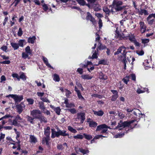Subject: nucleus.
<instances>
[{
    "instance_id": "bf43d9fd",
    "label": "nucleus",
    "mask_w": 155,
    "mask_h": 155,
    "mask_svg": "<svg viewBox=\"0 0 155 155\" xmlns=\"http://www.w3.org/2000/svg\"><path fill=\"white\" fill-rule=\"evenodd\" d=\"M98 24L99 25V28L100 29L103 26V23L102 22V20L100 18L99 19Z\"/></svg>"
},
{
    "instance_id": "680f3d73",
    "label": "nucleus",
    "mask_w": 155,
    "mask_h": 155,
    "mask_svg": "<svg viewBox=\"0 0 155 155\" xmlns=\"http://www.w3.org/2000/svg\"><path fill=\"white\" fill-rule=\"evenodd\" d=\"M23 32L21 28H19L18 32V35L19 36H21L22 35Z\"/></svg>"
},
{
    "instance_id": "f03ea898",
    "label": "nucleus",
    "mask_w": 155,
    "mask_h": 155,
    "mask_svg": "<svg viewBox=\"0 0 155 155\" xmlns=\"http://www.w3.org/2000/svg\"><path fill=\"white\" fill-rule=\"evenodd\" d=\"M127 52L126 51V48L124 46H121L118 49L117 51L114 53V55H117L120 53L121 55H119L118 58V59L120 61H122L124 63V68L125 69L126 67L125 61L126 55Z\"/></svg>"
},
{
    "instance_id": "f3484780",
    "label": "nucleus",
    "mask_w": 155,
    "mask_h": 155,
    "mask_svg": "<svg viewBox=\"0 0 155 155\" xmlns=\"http://www.w3.org/2000/svg\"><path fill=\"white\" fill-rule=\"evenodd\" d=\"M98 48L97 49L96 51H95L93 53V54L92 55V57L89 56L88 57L89 59L91 58H97V55L98 54Z\"/></svg>"
},
{
    "instance_id": "473e14b6",
    "label": "nucleus",
    "mask_w": 155,
    "mask_h": 155,
    "mask_svg": "<svg viewBox=\"0 0 155 155\" xmlns=\"http://www.w3.org/2000/svg\"><path fill=\"white\" fill-rule=\"evenodd\" d=\"M83 135L85 138L88 140H90L92 138V136L90 134H87L85 133H84Z\"/></svg>"
},
{
    "instance_id": "13d9d810",
    "label": "nucleus",
    "mask_w": 155,
    "mask_h": 155,
    "mask_svg": "<svg viewBox=\"0 0 155 155\" xmlns=\"http://www.w3.org/2000/svg\"><path fill=\"white\" fill-rule=\"evenodd\" d=\"M75 107V105L73 103H68V104H67L66 106V107Z\"/></svg>"
},
{
    "instance_id": "c756f323",
    "label": "nucleus",
    "mask_w": 155,
    "mask_h": 155,
    "mask_svg": "<svg viewBox=\"0 0 155 155\" xmlns=\"http://www.w3.org/2000/svg\"><path fill=\"white\" fill-rule=\"evenodd\" d=\"M115 37L116 38H120V35L119 31H117V27L116 28V30L115 31Z\"/></svg>"
},
{
    "instance_id": "ea45409f",
    "label": "nucleus",
    "mask_w": 155,
    "mask_h": 155,
    "mask_svg": "<svg viewBox=\"0 0 155 155\" xmlns=\"http://www.w3.org/2000/svg\"><path fill=\"white\" fill-rule=\"evenodd\" d=\"M139 13L141 15L143 14L145 15H147L148 14L147 11L144 9H141L140 11L139 12Z\"/></svg>"
},
{
    "instance_id": "37998d69",
    "label": "nucleus",
    "mask_w": 155,
    "mask_h": 155,
    "mask_svg": "<svg viewBox=\"0 0 155 155\" xmlns=\"http://www.w3.org/2000/svg\"><path fill=\"white\" fill-rule=\"evenodd\" d=\"M54 110L57 114L58 115L60 114L61 109L59 107H57L56 108H54Z\"/></svg>"
},
{
    "instance_id": "c9c22d12",
    "label": "nucleus",
    "mask_w": 155,
    "mask_h": 155,
    "mask_svg": "<svg viewBox=\"0 0 155 155\" xmlns=\"http://www.w3.org/2000/svg\"><path fill=\"white\" fill-rule=\"evenodd\" d=\"M130 76H127L123 79V81L126 84H127L128 82L129 81Z\"/></svg>"
},
{
    "instance_id": "4d7b16f0",
    "label": "nucleus",
    "mask_w": 155,
    "mask_h": 155,
    "mask_svg": "<svg viewBox=\"0 0 155 155\" xmlns=\"http://www.w3.org/2000/svg\"><path fill=\"white\" fill-rule=\"evenodd\" d=\"M118 95H113L112 97L111 100L112 101H115L118 97Z\"/></svg>"
},
{
    "instance_id": "e2e57ef3",
    "label": "nucleus",
    "mask_w": 155,
    "mask_h": 155,
    "mask_svg": "<svg viewBox=\"0 0 155 155\" xmlns=\"http://www.w3.org/2000/svg\"><path fill=\"white\" fill-rule=\"evenodd\" d=\"M147 20L148 21V23L149 24L152 25L153 23V22L155 20L154 19H152V18L150 19H148L147 18Z\"/></svg>"
},
{
    "instance_id": "6ab92c4d",
    "label": "nucleus",
    "mask_w": 155,
    "mask_h": 155,
    "mask_svg": "<svg viewBox=\"0 0 155 155\" xmlns=\"http://www.w3.org/2000/svg\"><path fill=\"white\" fill-rule=\"evenodd\" d=\"M93 7L94 9V11H98L101 10V6L98 3H96L94 4Z\"/></svg>"
},
{
    "instance_id": "a878e982",
    "label": "nucleus",
    "mask_w": 155,
    "mask_h": 155,
    "mask_svg": "<svg viewBox=\"0 0 155 155\" xmlns=\"http://www.w3.org/2000/svg\"><path fill=\"white\" fill-rule=\"evenodd\" d=\"M38 119H39L41 122L46 123L47 122V120L46 118L44 116H41V115L38 118Z\"/></svg>"
},
{
    "instance_id": "9b49d317",
    "label": "nucleus",
    "mask_w": 155,
    "mask_h": 155,
    "mask_svg": "<svg viewBox=\"0 0 155 155\" xmlns=\"http://www.w3.org/2000/svg\"><path fill=\"white\" fill-rule=\"evenodd\" d=\"M29 141L32 144H35L37 142V138L34 135L30 136Z\"/></svg>"
},
{
    "instance_id": "79ce46f5",
    "label": "nucleus",
    "mask_w": 155,
    "mask_h": 155,
    "mask_svg": "<svg viewBox=\"0 0 155 155\" xmlns=\"http://www.w3.org/2000/svg\"><path fill=\"white\" fill-rule=\"evenodd\" d=\"M29 55L30 54L26 52H23L22 54V57L24 59H26L27 58H28Z\"/></svg>"
},
{
    "instance_id": "052dcab7",
    "label": "nucleus",
    "mask_w": 155,
    "mask_h": 155,
    "mask_svg": "<svg viewBox=\"0 0 155 155\" xmlns=\"http://www.w3.org/2000/svg\"><path fill=\"white\" fill-rule=\"evenodd\" d=\"M106 63V61L104 60H102L101 61H100L99 62L98 64L96 65H98L99 64H105Z\"/></svg>"
},
{
    "instance_id": "5701e85b",
    "label": "nucleus",
    "mask_w": 155,
    "mask_h": 155,
    "mask_svg": "<svg viewBox=\"0 0 155 155\" xmlns=\"http://www.w3.org/2000/svg\"><path fill=\"white\" fill-rule=\"evenodd\" d=\"M11 45L13 48L14 50L17 49L19 47L18 44L15 42H11Z\"/></svg>"
},
{
    "instance_id": "3c124183",
    "label": "nucleus",
    "mask_w": 155,
    "mask_h": 155,
    "mask_svg": "<svg viewBox=\"0 0 155 155\" xmlns=\"http://www.w3.org/2000/svg\"><path fill=\"white\" fill-rule=\"evenodd\" d=\"M129 40L132 42H134L135 40H136L134 37L133 36H131L129 37Z\"/></svg>"
},
{
    "instance_id": "6e6552de",
    "label": "nucleus",
    "mask_w": 155,
    "mask_h": 155,
    "mask_svg": "<svg viewBox=\"0 0 155 155\" xmlns=\"http://www.w3.org/2000/svg\"><path fill=\"white\" fill-rule=\"evenodd\" d=\"M40 110H33L31 111V115L34 118H38L41 115Z\"/></svg>"
},
{
    "instance_id": "69168bd1",
    "label": "nucleus",
    "mask_w": 155,
    "mask_h": 155,
    "mask_svg": "<svg viewBox=\"0 0 155 155\" xmlns=\"http://www.w3.org/2000/svg\"><path fill=\"white\" fill-rule=\"evenodd\" d=\"M118 116L120 119H123L125 117L124 114L120 112L118 113Z\"/></svg>"
},
{
    "instance_id": "c03bdc74",
    "label": "nucleus",
    "mask_w": 155,
    "mask_h": 155,
    "mask_svg": "<svg viewBox=\"0 0 155 155\" xmlns=\"http://www.w3.org/2000/svg\"><path fill=\"white\" fill-rule=\"evenodd\" d=\"M74 138L76 139H82L83 138V136L82 135L80 134H78L76 136H74Z\"/></svg>"
},
{
    "instance_id": "338daca9",
    "label": "nucleus",
    "mask_w": 155,
    "mask_h": 155,
    "mask_svg": "<svg viewBox=\"0 0 155 155\" xmlns=\"http://www.w3.org/2000/svg\"><path fill=\"white\" fill-rule=\"evenodd\" d=\"M137 53L139 55H142L143 54L144 52V51H137Z\"/></svg>"
},
{
    "instance_id": "2eb2a0df",
    "label": "nucleus",
    "mask_w": 155,
    "mask_h": 155,
    "mask_svg": "<svg viewBox=\"0 0 155 155\" xmlns=\"http://www.w3.org/2000/svg\"><path fill=\"white\" fill-rule=\"evenodd\" d=\"M87 122L89 123V126L90 127H95L97 125V124L96 122L91 121V119L90 118L87 119Z\"/></svg>"
},
{
    "instance_id": "20e7f679",
    "label": "nucleus",
    "mask_w": 155,
    "mask_h": 155,
    "mask_svg": "<svg viewBox=\"0 0 155 155\" xmlns=\"http://www.w3.org/2000/svg\"><path fill=\"white\" fill-rule=\"evenodd\" d=\"M123 4V2L121 1H118L116 2L115 6L114 8L116 11H120L124 9L125 6H121Z\"/></svg>"
},
{
    "instance_id": "cd10ccee",
    "label": "nucleus",
    "mask_w": 155,
    "mask_h": 155,
    "mask_svg": "<svg viewBox=\"0 0 155 155\" xmlns=\"http://www.w3.org/2000/svg\"><path fill=\"white\" fill-rule=\"evenodd\" d=\"M49 140V137H44L42 140V143L43 144L46 143L47 145H48Z\"/></svg>"
},
{
    "instance_id": "6e6d98bb",
    "label": "nucleus",
    "mask_w": 155,
    "mask_h": 155,
    "mask_svg": "<svg viewBox=\"0 0 155 155\" xmlns=\"http://www.w3.org/2000/svg\"><path fill=\"white\" fill-rule=\"evenodd\" d=\"M27 101L30 104H32L34 103V101L31 98H28L27 99Z\"/></svg>"
},
{
    "instance_id": "4c0bfd02",
    "label": "nucleus",
    "mask_w": 155,
    "mask_h": 155,
    "mask_svg": "<svg viewBox=\"0 0 155 155\" xmlns=\"http://www.w3.org/2000/svg\"><path fill=\"white\" fill-rule=\"evenodd\" d=\"M39 107L41 110L44 111L45 109V107L44 105V104L42 102H40L39 103Z\"/></svg>"
},
{
    "instance_id": "603ef678",
    "label": "nucleus",
    "mask_w": 155,
    "mask_h": 155,
    "mask_svg": "<svg viewBox=\"0 0 155 155\" xmlns=\"http://www.w3.org/2000/svg\"><path fill=\"white\" fill-rule=\"evenodd\" d=\"M141 40L142 43L144 44L147 43L149 41V39L147 38L142 39Z\"/></svg>"
},
{
    "instance_id": "b1692460",
    "label": "nucleus",
    "mask_w": 155,
    "mask_h": 155,
    "mask_svg": "<svg viewBox=\"0 0 155 155\" xmlns=\"http://www.w3.org/2000/svg\"><path fill=\"white\" fill-rule=\"evenodd\" d=\"M94 114L98 116H102L104 114V112L102 110H99L98 111H93Z\"/></svg>"
},
{
    "instance_id": "5fc2aeb1",
    "label": "nucleus",
    "mask_w": 155,
    "mask_h": 155,
    "mask_svg": "<svg viewBox=\"0 0 155 155\" xmlns=\"http://www.w3.org/2000/svg\"><path fill=\"white\" fill-rule=\"evenodd\" d=\"M40 99L43 102L49 103L50 102V101L46 97H41Z\"/></svg>"
},
{
    "instance_id": "09e8293b",
    "label": "nucleus",
    "mask_w": 155,
    "mask_h": 155,
    "mask_svg": "<svg viewBox=\"0 0 155 155\" xmlns=\"http://www.w3.org/2000/svg\"><path fill=\"white\" fill-rule=\"evenodd\" d=\"M20 78L23 81H25L26 79V76L23 73H22L20 75Z\"/></svg>"
},
{
    "instance_id": "49530a36",
    "label": "nucleus",
    "mask_w": 155,
    "mask_h": 155,
    "mask_svg": "<svg viewBox=\"0 0 155 155\" xmlns=\"http://www.w3.org/2000/svg\"><path fill=\"white\" fill-rule=\"evenodd\" d=\"M76 85H77V86L78 87H79L81 89V90L82 91H83L84 90V88H83V87L82 86V85L80 83L78 82H76Z\"/></svg>"
},
{
    "instance_id": "4468645a",
    "label": "nucleus",
    "mask_w": 155,
    "mask_h": 155,
    "mask_svg": "<svg viewBox=\"0 0 155 155\" xmlns=\"http://www.w3.org/2000/svg\"><path fill=\"white\" fill-rule=\"evenodd\" d=\"M42 58L44 63L48 68H51L52 69H54L48 63V60L47 58L43 56H42Z\"/></svg>"
},
{
    "instance_id": "4be33fe9",
    "label": "nucleus",
    "mask_w": 155,
    "mask_h": 155,
    "mask_svg": "<svg viewBox=\"0 0 155 155\" xmlns=\"http://www.w3.org/2000/svg\"><path fill=\"white\" fill-rule=\"evenodd\" d=\"M133 113L136 116H137L139 115V116L140 117V115H143L139 110L138 109H134L133 110Z\"/></svg>"
},
{
    "instance_id": "423d86ee",
    "label": "nucleus",
    "mask_w": 155,
    "mask_h": 155,
    "mask_svg": "<svg viewBox=\"0 0 155 155\" xmlns=\"http://www.w3.org/2000/svg\"><path fill=\"white\" fill-rule=\"evenodd\" d=\"M10 97L14 99L15 103L20 102L23 99L22 96H18L15 94H9L6 96L7 97Z\"/></svg>"
},
{
    "instance_id": "412c9836",
    "label": "nucleus",
    "mask_w": 155,
    "mask_h": 155,
    "mask_svg": "<svg viewBox=\"0 0 155 155\" xmlns=\"http://www.w3.org/2000/svg\"><path fill=\"white\" fill-rule=\"evenodd\" d=\"M50 127H48L46 128L45 129L44 134L46 137H49L50 134Z\"/></svg>"
},
{
    "instance_id": "7ed1b4c3",
    "label": "nucleus",
    "mask_w": 155,
    "mask_h": 155,
    "mask_svg": "<svg viewBox=\"0 0 155 155\" xmlns=\"http://www.w3.org/2000/svg\"><path fill=\"white\" fill-rule=\"evenodd\" d=\"M109 128L110 129V128L108 127L105 124H102L98 126L96 130V131H97L100 130L101 131V133H106L107 130V128Z\"/></svg>"
},
{
    "instance_id": "2f4dec72",
    "label": "nucleus",
    "mask_w": 155,
    "mask_h": 155,
    "mask_svg": "<svg viewBox=\"0 0 155 155\" xmlns=\"http://www.w3.org/2000/svg\"><path fill=\"white\" fill-rule=\"evenodd\" d=\"M68 129L71 132L74 133H76L77 132L76 130L75 129H74L72 127L70 126L68 127Z\"/></svg>"
},
{
    "instance_id": "dca6fc26",
    "label": "nucleus",
    "mask_w": 155,
    "mask_h": 155,
    "mask_svg": "<svg viewBox=\"0 0 155 155\" xmlns=\"http://www.w3.org/2000/svg\"><path fill=\"white\" fill-rule=\"evenodd\" d=\"M59 136V132H56L54 130V129H51V137L52 138H54L55 137H58Z\"/></svg>"
},
{
    "instance_id": "de8ad7c7",
    "label": "nucleus",
    "mask_w": 155,
    "mask_h": 155,
    "mask_svg": "<svg viewBox=\"0 0 155 155\" xmlns=\"http://www.w3.org/2000/svg\"><path fill=\"white\" fill-rule=\"evenodd\" d=\"M78 3L82 5H85V2L84 0H76Z\"/></svg>"
},
{
    "instance_id": "1a4fd4ad",
    "label": "nucleus",
    "mask_w": 155,
    "mask_h": 155,
    "mask_svg": "<svg viewBox=\"0 0 155 155\" xmlns=\"http://www.w3.org/2000/svg\"><path fill=\"white\" fill-rule=\"evenodd\" d=\"M25 107V106L23 103H21L20 104H17L16 106L17 111L19 114L21 113Z\"/></svg>"
},
{
    "instance_id": "a19ab883",
    "label": "nucleus",
    "mask_w": 155,
    "mask_h": 155,
    "mask_svg": "<svg viewBox=\"0 0 155 155\" xmlns=\"http://www.w3.org/2000/svg\"><path fill=\"white\" fill-rule=\"evenodd\" d=\"M65 92L66 93V95L67 97H69L70 94H71V92L69 90L67 89H64Z\"/></svg>"
},
{
    "instance_id": "c85d7f7f",
    "label": "nucleus",
    "mask_w": 155,
    "mask_h": 155,
    "mask_svg": "<svg viewBox=\"0 0 155 155\" xmlns=\"http://www.w3.org/2000/svg\"><path fill=\"white\" fill-rule=\"evenodd\" d=\"M53 79L55 81L58 82L60 81V78L58 75L56 74H54Z\"/></svg>"
},
{
    "instance_id": "a18cd8bd",
    "label": "nucleus",
    "mask_w": 155,
    "mask_h": 155,
    "mask_svg": "<svg viewBox=\"0 0 155 155\" xmlns=\"http://www.w3.org/2000/svg\"><path fill=\"white\" fill-rule=\"evenodd\" d=\"M67 110L72 114H74L76 113V110L74 108L68 109Z\"/></svg>"
},
{
    "instance_id": "8fccbe9b",
    "label": "nucleus",
    "mask_w": 155,
    "mask_h": 155,
    "mask_svg": "<svg viewBox=\"0 0 155 155\" xmlns=\"http://www.w3.org/2000/svg\"><path fill=\"white\" fill-rule=\"evenodd\" d=\"M28 121H29L31 123L33 124V120L34 119L29 116H28L27 117Z\"/></svg>"
},
{
    "instance_id": "f8f14e48",
    "label": "nucleus",
    "mask_w": 155,
    "mask_h": 155,
    "mask_svg": "<svg viewBox=\"0 0 155 155\" xmlns=\"http://www.w3.org/2000/svg\"><path fill=\"white\" fill-rule=\"evenodd\" d=\"M140 31L142 33L145 32L146 30V27L144 22L141 21L140 22Z\"/></svg>"
},
{
    "instance_id": "aec40b11",
    "label": "nucleus",
    "mask_w": 155,
    "mask_h": 155,
    "mask_svg": "<svg viewBox=\"0 0 155 155\" xmlns=\"http://www.w3.org/2000/svg\"><path fill=\"white\" fill-rule=\"evenodd\" d=\"M81 78L84 80H89L92 79V76L89 74H83L81 76Z\"/></svg>"
},
{
    "instance_id": "0e129e2a",
    "label": "nucleus",
    "mask_w": 155,
    "mask_h": 155,
    "mask_svg": "<svg viewBox=\"0 0 155 155\" xmlns=\"http://www.w3.org/2000/svg\"><path fill=\"white\" fill-rule=\"evenodd\" d=\"M11 116L9 114H7L5 115L4 116L0 118V120H3L4 119H6L9 117H11Z\"/></svg>"
},
{
    "instance_id": "bb28decb",
    "label": "nucleus",
    "mask_w": 155,
    "mask_h": 155,
    "mask_svg": "<svg viewBox=\"0 0 155 155\" xmlns=\"http://www.w3.org/2000/svg\"><path fill=\"white\" fill-rule=\"evenodd\" d=\"M99 78L101 79L104 80H106L107 79V76L106 75L104 74L102 72H100L99 73Z\"/></svg>"
},
{
    "instance_id": "9d476101",
    "label": "nucleus",
    "mask_w": 155,
    "mask_h": 155,
    "mask_svg": "<svg viewBox=\"0 0 155 155\" xmlns=\"http://www.w3.org/2000/svg\"><path fill=\"white\" fill-rule=\"evenodd\" d=\"M87 16L86 19L87 20H89L92 22L93 25H94L95 23V21L94 18L92 16L91 14L89 12L87 13Z\"/></svg>"
},
{
    "instance_id": "7c9ffc66",
    "label": "nucleus",
    "mask_w": 155,
    "mask_h": 155,
    "mask_svg": "<svg viewBox=\"0 0 155 155\" xmlns=\"http://www.w3.org/2000/svg\"><path fill=\"white\" fill-rule=\"evenodd\" d=\"M25 52L30 55L31 54V50L30 47L29 46H27L25 49Z\"/></svg>"
},
{
    "instance_id": "0eeeda50",
    "label": "nucleus",
    "mask_w": 155,
    "mask_h": 155,
    "mask_svg": "<svg viewBox=\"0 0 155 155\" xmlns=\"http://www.w3.org/2000/svg\"><path fill=\"white\" fill-rule=\"evenodd\" d=\"M96 37L95 39V41L97 43H98V48L99 49H104L106 48V47L105 46H102V44L100 41V37L99 35L96 33Z\"/></svg>"
},
{
    "instance_id": "f257e3e1",
    "label": "nucleus",
    "mask_w": 155,
    "mask_h": 155,
    "mask_svg": "<svg viewBox=\"0 0 155 155\" xmlns=\"http://www.w3.org/2000/svg\"><path fill=\"white\" fill-rule=\"evenodd\" d=\"M135 121H136L135 120H132L128 122L125 121L123 122L122 121H120V122L118 123V126L115 128V129L116 130V131L117 132H118V131L122 130V131L121 133H122L123 131V133L115 135L114 137L115 138H120L123 136L125 133L127 132V131L126 132L124 129L126 127L127 128V127L128 130H129L130 129L133 128L132 126L134 125L133 124V123Z\"/></svg>"
},
{
    "instance_id": "a211bd4d",
    "label": "nucleus",
    "mask_w": 155,
    "mask_h": 155,
    "mask_svg": "<svg viewBox=\"0 0 155 155\" xmlns=\"http://www.w3.org/2000/svg\"><path fill=\"white\" fill-rule=\"evenodd\" d=\"M36 39V38L35 36H33L32 37H30L28 38V42L29 43L33 44L35 43Z\"/></svg>"
},
{
    "instance_id": "774afa93",
    "label": "nucleus",
    "mask_w": 155,
    "mask_h": 155,
    "mask_svg": "<svg viewBox=\"0 0 155 155\" xmlns=\"http://www.w3.org/2000/svg\"><path fill=\"white\" fill-rule=\"evenodd\" d=\"M77 71L80 74H82L83 72V69L80 68H78L77 69Z\"/></svg>"
},
{
    "instance_id": "72a5a7b5",
    "label": "nucleus",
    "mask_w": 155,
    "mask_h": 155,
    "mask_svg": "<svg viewBox=\"0 0 155 155\" xmlns=\"http://www.w3.org/2000/svg\"><path fill=\"white\" fill-rule=\"evenodd\" d=\"M25 41L24 40H19L18 41L19 47L20 46L23 47L24 46L23 43L25 42Z\"/></svg>"
},
{
    "instance_id": "58836bf2",
    "label": "nucleus",
    "mask_w": 155,
    "mask_h": 155,
    "mask_svg": "<svg viewBox=\"0 0 155 155\" xmlns=\"http://www.w3.org/2000/svg\"><path fill=\"white\" fill-rule=\"evenodd\" d=\"M77 94L78 98L80 100H84V98L81 95L80 91L78 93H77Z\"/></svg>"
},
{
    "instance_id": "39448f33",
    "label": "nucleus",
    "mask_w": 155,
    "mask_h": 155,
    "mask_svg": "<svg viewBox=\"0 0 155 155\" xmlns=\"http://www.w3.org/2000/svg\"><path fill=\"white\" fill-rule=\"evenodd\" d=\"M85 119V114L84 113L81 112L77 114V117L76 118V121L80 120H81V123L82 124Z\"/></svg>"
},
{
    "instance_id": "e433bc0d",
    "label": "nucleus",
    "mask_w": 155,
    "mask_h": 155,
    "mask_svg": "<svg viewBox=\"0 0 155 155\" xmlns=\"http://www.w3.org/2000/svg\"><path fill=\"white\" fill-rule=\"evenodd\" d=\"M41 5L43 8V9L46 12L47 11L48 9L49 8L47 4L45 3H44L43 4H42Z\"/></svg>"
},
{
    "instance_id": "ddd939ff",
    "label": "nucleus",
    "mask_w": 155,
    "mask_h": 155,
    "mask_svg": "<svg viewBox=\"0 0 155 155\" xmlns=\"http://www.w3.org/2000/svg\"><path fill=\"white\" fill-rule=\"evenodd\" d=\"M75 151H76L77 153H78L79 151H80L81 153H82L83 154L88 153L89 152V151L88 150H84L82 148H75Z\"/></svg>"
},
{
    "instance_id": "393cba45",
    "label": "nucleus",
    "mask_w": 155,
    "mask_h": 155,
    "mask_svg": "<svg viewBox=\"0 0 155 155\" xmlns=\"http://www.w3.org/2000/svg\"><path fill=\"white\" fill-rule=\"evenodd\" d=\"M58 132L59 136L61 135L63 136H65L69 135L68 134L66 133V131L65 130H59L58 131Z\"/></svg>"
},
{
    "instance_id": "f704fd0d",
    "label": "nucleus",
    "mask_w": 155,
    "mask_h": 155,
    "mask_svg": "<svg viewBox=\"0 0 155 155\" xmlns=\"http://www.w3.org/2000/svg\"><path fill=\"white\" fill-rule=\"evenodd\" d=\"M103 11L106 14H109L110 13V11L109 9L106 7H104L103 8Z\"/></svg>"
},
{
    "instance_id": "864d4df0",
    "label": "nucleus",
    "mask_w": 155,
    "mask_h": 155,
    "mask_svg": "<svg viewBox=\"0 0 155 155\" xmlns=\"http://www.w3.org/2000/svg\"><path fill=\"white\" fill-rule=\"evenodd\" d=\"M106 137V136H103V135H96L95 137H94V139H99L101 137Z\"/></svg>"
}]
</instances>
